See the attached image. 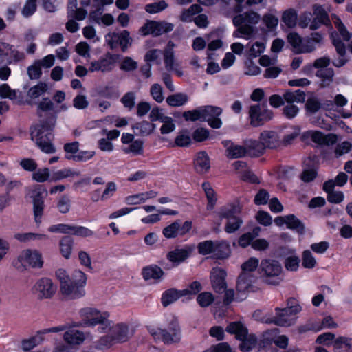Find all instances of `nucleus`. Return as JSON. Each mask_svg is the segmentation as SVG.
Returning a JSON list of instances; mask_svg holds the SVG:
<instances>
[{
    "instance_id": "f257e3e1",
    "label": "nucleus",
    "mask_w": 352,
    "mask_h": 352,
    "mask_svg": "<svg viewBox=\"0 0 352 352\" xmlns=\"http://www.w3.org/2000/svg\"><path fill=\"white\" fill-rule=\"evenodd\" d=\"M302 311V307L295 298L287 300V306L285 308L276 307L274 316L265 315L258 317L260 311H255L254 317L261 322L267 324H274L277 326L289 327L294 325L298 319V314Z\"/></svg>"
},
{
    "instance_id": "f03ea898",
    "label": "nucleus",
    "mask_w": 352,
    "mask_h": 352,
    "mask_svg": "<svg viewBox=\"0 0 352 352\" xmlns=\"http://www.w3.org/2000/svg\"><path fill=\"white\" fill-rule=\"evenodd\" d=\"M261 19V15L252 10L236 14L233 18V25L237 27V29L233 32L232 36L234 38H250L255 32L254 26L258 24Z\"/></svg>"
},
{
    "instance_id": "7ed1b4c3",
    "label": "nucleus",
    "mask_w": 352,
    "mask_h": 352,
    "mask_svg": "<svg viewBox=\"0 0 352 352\" xmlns=\"http://www.w3.org/2000/svg\"><path fill=\"white\" fill-rule=\"evenodd\" d=\"M110 333L100 338L99 340L100 347L91 349L89 352H104L103 349L110 348L116 344L127 342L133 336V330L129 329L125 323H118L111 327Z\"/></svg>"
},
{
    "instance_id": "20e7f679",
    "label": "nucleus",
    "mask_w": 352,
    "mask_h": 352,
    "mask_svg": "<svg viewBox=\"0 0 352 352\" xmlns=\"http://www.w3.org/2000/svg\"><path fill=\"white\" fill-rule=\"evenodd\" d=\"M241 212V206L239 203L233 202L219 208L218 211L214 212L213 216L214 219L219 220L226 219L225 231L231 234L237 231L243 223L242 219L237 216Z\"/></svg>"
},
{
    "instance_id": "39448f33",
    "label": "nucleus",
    "mask_w": 352,
    "mask_h": 352,
    "mask_svg": "<svg viewBox=\"0 0 352 352\" xmlns=\"http://www.w3.org/2000/svg\"><path fill=\"white\" fill-rule=\"evenodd\" d=\"M55 125L54 120L51 124H41L34 126L31 129V139L35 142L39 148L47 154L56 152V148L48 139L50 131Z\"/></svg>"
},
{
    "instance_id": "423d86ee",
    "label": "nucleus",
    "mask_w": 352,
    "mask_h": 352,
    "mask_svg": "<svg viewBox=\"0 0 352 352\" xmlns=\"http://www.w3.org/2000/svg\"><path fill=\"white\" fill-rule=\"evenodd\" d=\"M151 335L155 340H162L166 344H173L180 340L181 333L177 319L170 316L167 329L149 328Z\"/></svg>"
},
{
    "instance_id": "0eeeda50",
    "label": "nucleus",
    "mask_w": 352,
    "mask_h": 352,
    "mask_svg": "<svg viewBox=\"0 0 352 352\" xmlns=\"http://www.w3.org/2000/svg\"><path fill=\"white\" fill-rule=\"evenodd\" d=\"M86 274L80 270L74 272L72 280L64 284L60 290L62 294L71 299L79 298L85 294Z\"/></svg>"
},
{
    "instance_id": "6e6552de",
    "label": "nucleus",
    "mask_w": 352,
    "mask_h": 352,
    "mask_svg": "<svg viewBox=\"0 0 352 352\" xmlns=\"http://www.w3.org/2000/svg\"><path fill=\"white\" fill-rule=\"evenodd\" d=\"M283 272L281 264L276 260L263 259L259 265V273L263 280L269 285H278Z\"/></svg>"
},
{
    "instance_id": "1a4fd4ad",
    "label": "nucleus",
    "mask_w": 352,
    "mask_h": 352,
    "mask_svg": "<svg viewBox=\"0 0 352 352\" xmlns=\"http://www.w3.org/2000/svg\"><path fill=\"white\" fill-rule=\"evenodd\" d=\"M226 331L234 334L236 338L241 341L239 347L241 351H248L255 346L257 339L255 335L248 334L247 327L240 321L230 323Z\"/></svg>"
},
{
    "instance_id": "9d476101",
    "label": "nucleus",
    "mask_w": 352,
    "mask_h": 352,
    "mask_svg": "<svg viewBox=\"0 0 352 352\" xmlns=\"http://www.w3.org/2000/svg\"><path fill=\"white\" fill-rule=\"evenodd\" d=\"M43 264L41 254L37 250L30 249L22 251L17 258L12 261V265L19 272H24L28 267L41 268Z\"/></svg>"
},
{
    "instance_id": "9b49d317",
    "label": "nucleus",
    "mask_w": 352,
    "mask_h": 352,
    "mask_svg": "<svg viewBox=\"0 0 352 352\" xmlns=\"http://www.w3.org/2000/svg\"><path fill=\"white\" fill-rule=\"evenodd\" d=\"M259 260L254 257L248 258L241 265V273L237 281V289L239 292L246 291L255 280V276L252 274L259 267Z\"/></svg>"
},
{
    "instance_id": "f8f14e48",
    "label": "nucleus",
    "mask_w": 352,
    "mask_h": 352,
    "mask_svg": "<svg viewBox=\"0 0 352 352\" xmlns=\"http://www.w3.org/2000/svg\"><path fill=\"white\" fill-rule=\"evenodd\" d=\"M249 115L251 124L254 126L262 125L273 118V113L267 108V104H256L250 107Z\"/></svg>"
},
{
    "instance_id": "ddd939ff",
    "label": "nucleus",
    "mask_w": 352,
    "mask_h": 352,
    "mask_svg": "<svg viewBox=\"0 0 352 352\" xmlns=\"http://www.w3.org/2000/svg\"><path fill=\"white\" fill-rule=\"evenodd\" d=\"M109 314L96 308L89 307V328L98 326L100 332H104L111 327Z\"/></svg>"
},
{
    "instance_id": "4468645a",
    "label": "nucleus",
    "mask_w": 352,
    "mask_h": 352,
    "mask_svg": "<svg viewBox=\"0 0 352 352\" xmlns=\"http://www.w3.org/2000/svg\"><path fill=\"white\" fill-rule=\"evenodd\" d=\"M67 329L65 324L43 329L37 331L36 334L28 339H25L21 342V347L24 351H30L36 346L38 345L44 340L43 336L50 333H58L63 331Z\"/></svg>"
},
{
    "instance_id": "2eb2a0df",
    "label": "nucleus",
    "mask_w": 352,
    "mask_h": 352,
    "mask_svg": "<svg viewBox=\"0 0 352 352\" xmlns=\"http://www.w3.org/2000/svg\"><path fill=\"white\" fill-rule=\"evenodd\" d=\"M174 47V43L168 41L163 53L164 66L167 71L173 72L177 76H182L184 72L180 63L175 57Z\"/></svg>"
},
{
    "instance_id": "dca6fc26",
    "label": "nucleus",
    "mask_w": 352,
    "mask_h": 352,
    "mask_svg": "<svg viewBox=\"0 0 352 352\" xmlns=\"http://www.w3.org/2000/svg\"><path fill=\"white\" fill-rule=\"evenodd\" d=\"M174 25L166 21H149L140 29L143 36L152 34L157 36L164 33L169 32L173 30Z\"/></svg>"
},
{
    "instance_id": "f3484780",
    "label": "nucleus",
    "mask_w": 352,
    "mask_h": 352,
    "mask_svg": "<svg viewBox=\"0 0 352 352\" xmlns=\"http://www.w3.org/2000/svg\"><path fill=\"white\" fill-rule=\"evenodd\" d=\"M105 39L111 49L120 46L123 52L127 50L132 42L129 32L127 30H123L120 33L110 32L106 35Z\"/></svg>"
},
{
    "instance_id": "a211bd4d",
    "label": "nucleus",
    "mask_w": 352,
    "mask_h": 352,
    "mask_svg": "<svg viewBox=\"0 0 352 352\" xmlns=\"http://www.w3.org/2000/svg\"><path fill=\"white\" fill-rule=\"evenodd\" d=\"M57 287L49 278H41L37 280L33 287V291L42 298H51L56 293Z\"/></svg>"
},
{
    "instance_id": "6ab92c4d",
    "label": "nucleus",
    "mask_w": 352,
    "mask_h": 352,
    "mask_svg": "<svg viewBox=\"0 0 352 352\" xmlns=\"http://www.w3.org/2000/svg\"><path fill=\"white\" fill-rule=\"evenodd\" d=\"M302 138L303 140L308 139L311 140L316 144L319 145L330 146L334 144L338 140V135L329 133L324 135L322 132L318 131H307L302 133Z\"/></svg>"
},
{
    "instance_id": "aec40b11",
    "label": "nucleus",
    "mask_w": 352,
    "mask_h": 352,
    "mask_svg": "<svg viewBox=\"0 0 352 352\" xmlns=\"http://www.w3.org/2000/svg\"><path fill=\"white\" fill-rule=\"evenodd\" d=\"M202 120L208 122V124L214 129H219L222 125L221 120L219 118L223 110L221 107L216 106L202 107Z\"/></svg>"
},
{
    "instance_id": "412c9836",
    "label": "nucleus",
    "mask_w": 352,
    "mask_h": 352,
    "mask_svg": "<svg viewBox=\"0 0 352 352\" xmlns=\"http://www.w3.org/2000/svg\"><path fill=\"white\" fill-rule=\"evenodd\" d=\"M191 228L192 223L190 221H185L182 224L179 221H176L165 227L162 230V234L167 239H174L177 236L186 234Z\"/></svg>"
},
{
    "instance_id": "4be33fe9",
    "label": "nucleus",
    "mask_w": 352,
    "mask_h": 352,
    "mask_svg": "<svg viewBox=\"0 0 352 352\" xmlns=\"http://www.w3.org/2000/svg\"><path fill=\"white\" fill-rule=\"evenodd\" d=\"M88 324V320L84 319L82 322L74 323L64 333V340L70 345H78L83 342L85 339V333L75 327L86 326Z\"/></svg>"
},
{
    "instance_id": "5701e85b",
    "label": "nucleus",
    "mask_w": 352,
    "mask_h": 352,
    "mask_svg": "<svg viewBox=\"0 0 352 352\" xmlns=\"http://www.w3.org/2000/svg\"><path fill=\"white\" fill-rule=\"evenodd\" d=\"M331 38L338 54V57L333 60L332 63L336 67H341L344 66L349 60L346 55V52L345 45L339 39L338 34L337 32H332L331 34Z\"/></svg>"
},
{
    "instance_id": "b1692460",
    "label": "nucleus",
    "mask_w": 352,
    "mask_h": 352,
    "mask_svg": "<svg viewBox=\"0 0 352 352\" xmlns=\"http://www.w3.org/2000/svg\"><path fill=\"white\" fill-rule=\"evenodd\" d=\"M32 195L34 214L36 221H38L42 217L44 209V198L47 195V191L41 187H37L34 190Z\"/></svg>"
},
{
    "instance_id": "393cba45",
    "label": "nucleus",
    "mask_w": 352,
    "mask_h": 352,
    "mask_svg": "<svg viewBox=\"0 0 352 352\" xmlns=\"http://www.w3.org/2000/svg\"><path fill=\"white\" fill-rule=\"evenodd\" d=\"M192 252V249L190 247L176 248L168 252L166 258L171 263L173 267H177L189 258Z\"/></svg>"
},
{
    "instance_id": "a878e982",
    "label": "nucleus",
    "mask_w": 352,
    "mask_h": 352,
    "mask_svg": "<svg viewBox=\"0 0 352 352\" xmlns=\"http://www.w3.org/2000/svg\"><path fill=\"white\" fill-rule=\"evenodd\" d=\"M226 274V272L222 268H212L210 273V279L212 287L216 292L223 293L226 290V283L225 278Z\"/></svg>"
},
{
    "instance_id": "bb28decb",
    "label": "nucleus",
    "mask_w": 352,
    "mask_h": 352,
    "mask_svg": "<svg viewBox=\"0 0 352 352\" xmlns=\"http://www.w3.org/2000/svg\"><path fill=\"white\" fill-rule=\"evenodd\" d=\"M51 232H58L75 235L86 234L87 229L84 227L74 226L67 224H57L49 228Z\"/></svg>"
},
{
    "instance_id": "cd10ccee",
    "label": "nucleus",
    "mask_w": 352,
    "mask_h": 352,
    "mask_svg": "<svg viewBox=\"0 0 352 352\" xmlns=\"http://www.w3.org/2000/svg\"><path fill=\"white\" fill-rule=\"evenodd\" d=\"M260 140L263 141L265 149L276 148L281 145V140L278 133L273 131H264L260 135Z\"/></svg>"
},
{
    "instance_id": "c85d7f7f",
    "label": "nucleus",
    "mask_w": 352,
    "mask_h": 352,
    "mask_svg": "<svg viewBox=\"0 0 352 352\" xmlns=\"http://www.w3.org/2000/svg\"><path fill=\"white\" fill-rule=\"evenodd\" d=\"M194 168L199 174H204L210 170V158L205 151H201L196 154L194 159Z\"/></svg>"
},
{
    "instance_id": "c756f323",
    "label": "nucleus",
    "mask_w": 352,
    "mask_h": 352,
    "mask_svg": "<svg viewBox=\"0 0 352 352\" xmlns=\"http://www.w3.org/2000/svg\"><path fill=\"white\" fill-rule=\"evenodd\" d=\"M222 144L226 148V156L230 159L242 157L247 152L245 147L235 144L230 140H224Z\"/></svg>"
},
{
    "instance_id": "7c9ffc66",
    "label": "nucleus",
    "mask_w": 352,
    "mask_h": 352,
    "mask_svg": "<svg viewBox=\"0 0 352 352\" xmlns=\"http://www.w3.org/2000/svg\"><path fill=\"white\" fill-rule=\"evenodd\" d=\"M116 57L111 54H107L103 58L100 60L92 62L91 68L89 70L102 72H108L111 70L116 63Z\"/></svg>"
},
{
    "instance_id": "2f4dec72",
    "label": "nucleus",
    "mask_w": 352,
    "mask_h": 352,
    "mask_svg": "<svg viewBox=\"0 0 352 352\" xmlns=\"http://www.w3.org/2000/svg\"><path fill=\"white\" fill-rule=\"evenodd\" d=\"M272 254L276 256H285L284 264L286 270L292 272L298 270L300 260L294 252H274Z\"/></svg>"
},
{
    "instance_id": "473e14b6",
    "label": "nucleus",
    "mask_w": 352,
    "mask_h": 352,
    "mask_svg": "<svg viewBox=\"0 0 352 352\" xmlns=\"http://www.w3.org/2000/svg\"><path fill=\"white\" fill-rule=\"evenodd\" d=\"M164 275L163 270L157 265H148L142 270V276L146 280L159 281Z\"/></svg>"
},
{
    "instance_id": "72a5a7b5",
    "label": "nucleus",
    "mask_w": 352,
    "mask_h": 352,
    "mask_svg": "<svg viewBox=\"0 0 352 352\" xmlns=\"http://www.w3.org/2000/svg\"><path fill=\"white\" fill-rule=\"evenodd\" d=\"M278 329H274L270 331H267L263 335L264 340L266 341V344H269L272 341L280 348L285 349L288 345L289 339L285 335H281L276 337L275 338H272V336L276 333Z\"/></svg>"
},
{
    "instance_id": "f704fd0d",
    "label": "nucleus",
    "mask_w": 352,
    "mask_h": 352,
    "mask_svg": "<svg viewBox=\"0 0 352 352\" xmlns=\"http://www.w3.org/2000/svg\"><path fill=\"white\" fill-rule=\"evenodd\" d=\"M88 6L87 0H80V5L78 6L74 2H70L68 6L69 13L74 14V16L77 20H83L87 15V6Z\"/></svg>"
},
{
    "instance_id": "c9c22d12",
    "label": "nucleus",
    "mask_w": 352,
    "mask_h": 352,
    "mask_svg": "<svg viewBox=\"0 0 352 352\" xmlns=\"http://www.w3.org/2000/svg\"><path fill=\"white\" fill-rule=\"evenodd\" d=\"M156 125L148 121L143 120L135 123L132 129L137 135L148 136L155 131Z\"/></svg>"
},
{
    "instance_id": "e433bc0d",
    "label": "nucleus",
    "mask_w": 352,
    "mask_h": 352,
    "mask_svg": "<svg viewBox=\"0 0 352 352\" xmlns=\"http://www.w3.org/2000/svg\"><path fill=\"white\" fill-rule=\"evenodd\" d=\"M333 349L336 352H352V338L338 337L333 341Z\"/></svg>"
},
{
    "instance_id": "4c0bfd02",
    "label": "nucleus",
    "mask_w": 352,
    "mask_h": 352,
    "mask_svg": "<svg viewBox=\"0 0 352 352\" xmlns=\"http://www.w3.org/2000/svg\"><path fill=\"white\" fill-rule=\"evenodd\" d=\"M202 188L208 201L206 208L208 210H212L214 209L217 201V193L208 182H204L202 184Z\"/></svg>"
},
{
    "instance_id": "58836bf2",
    "label": "nucleus",
    "mask_w": 352,
    "mask_h": 352,
    "mask_svg": "<svg viewBox=\"0 0 352 352\" xmlns=\"http://www.w3.org/2000/svg\"><path fill=\"white\" fill-rule=\"evenodd\" d=\"M231 252L229 243H214L212 256L216 258H228Z\"/></svg>"
},
{
    "instance_id": "ea45409f",
    "label": "nucleus",
    "mask_w": 352,
    "mask_h": 352,
    "mask_svg": "<svg viewBox=\"0 0 352 352\" xmlns=\"http://www.w3.org/2000/svg\"><path fill=\"white\" fill-rule=\"evenodd\" d=\"M182 296H184L182 289H170L163 293L162 296V303L164 307H166Z\"/></svg>"
},
{
    "instance_id": "a19ab883",
    "label": "nucleus",
    "mask_w": 352,
    "mask_h": 352,
    "mask_svg": "<svg viewBox=\"0 0 352 352\" xmlns=\"http://www.w3.org/2000/svg\"><path fill=\"white\" fill-rule=\"evenodd\" d=\"M188 101V96L184 93H177L166 98V102L170 107H181Z\"/></svg>"
},
{
    "instance_id": "79ce46f5",
    "label": "nucleus",
    "mask_w": 352,
    "mask_h": 352,
    "mask_svg": "<svg viewBox=\"0 0 352 352\" xmlns=\"http://www.w3.org/2000/svg\"><path fill=\"white\" fill-rule=\"evenodd\" d=\"M143 141L135 140L128 146L122 147V151L126 154H132L133 155H140L143 153Z\"/></svg>"
},
{
    "instance_id": "37998d69",
    "label": "nucleus",
    "mask_w": 352,
    "mask_h": 352,
    "mask_svg": "<svg viewBox=\"0 0 352 352\" xmlns=\"http://www.w3.org/2000/svg\"><path fill=\"white\" fill-rule=\"evenodd\" d=\"M283 98L288 104L300 103L305 101V94L300 90L287 91L284 94Z\"/></svg>"
},
{
    "instance_id": "c03bdc74",
    "label": "nucleus",
    "mask_w": 352,
    "mask_h": 352,
    "mask_svg": "<svg viewBox=\"0 0 352 352\" xmlns=\"http://www.w3.org/2000/svg\"><path fill=\"white\" fill-rule=\"evenodd\" d=\"M287 41L292 47V51L295 54H301V49L303 43V39L301 36L296 33L291 32L287 35Z\"/></svg>"
},
{
    "instance_id": "a18cd8bd",
    "label": "nucleus",
    "mask_w": 352,
    "mask_h": 352,
    "mask_svg": "<svg viewBox=\"0 0 352 352\" xmlns=\"http://www.w3.org/2000/svg\"><path fill=\"white\" fill-rule=\"evenodd\" d=\"M201 12H202L201 7L198 4H193L182 12L180 19L184 22H190L192 21L193 16Z\"/></svg>"
},
{
    "instance_id": "49530a36",
    "label": "nucleus",
    "mask_w": 352,
    "mask_h": 352,
    "mask_svg": "<svg viewBox=\"0 0 352 352\" xmlns=\"http://www.w3.org/2000/svg\"><path fill=\"white\" fill-rule=\"evenodd\" d=\"M246 148L252 153L253 155H259L264 153L265 148L263 145V141L248 140L245 142Z\"/></svg>"
},
{
    "instance_id": "de8ad7c7",
    "label": "nucleus",
    "mask_w": 352,
    "mask_h": 352,
    "mask_svg": "<svg viewBox=\"0 0 352 352\" xmlns=\"http://www.w3.org/2000/svg\"><path fill=\"white\" fill-rule=\"evenodd\" d=\"M332 21L343 40L346 41H349L352 36V34L347 30L346 26L342 22L340 19L337 16L333 15L332 16Z\"/></svg>"
},
{
    "instance_id": "09e8293b",
    "label": "nucleus",
    "mask_w": 352,
    "mask_h": 352,
    "mask_svg": "<svg viewBox=\"0 0 352 352\" xmlns=\"http://www.w3.org/2000/svg\"><path fill=\"white\" fill-rule=\"evenodd\" d=\"M14 239L19 241H46L47 237L44 234H36L33 233H17L14 236Z\"/></svg>"
},
{
    "instance_id": "8fccbe9b",
    "label": "nucleus",
    "mask_w": 352,
    "mask_h": 352,
    "mask_svg": "<svg viewBox=\"0 0 352 352\" xmlns=\"http://www.w3.org/2000/svg\"><path fill=\"white\" fill-rule=\"evenodd\" d=\"M297 12L293 9L285 10L282 16V21L288 28H294L296 25Z\"/></svg>"
},
{
    "instance_id": "3c124183",
    "label": "nucleus",
    "mask_w": 352,
    "mask_h": 352,
    "mask_svg": "<svg viewBox=\"0 0 352 352\" xmlns=\"http://www.w3.org/2000/svg\"><path fill=\"white\" fill-rule=\"evenodd\" d=\"M286 221L287 228L294 230L300 234L303 232L305 229L303 224L294 215L286 216Z\"/></svg>"
},
{
    "instance_id": "603ef678",
    "label": "nucleus",
    "mask_w": 352,
    "mask_h": 352,
    "mask_svg": "<svg viewBox=\"0 0 352 352\" xmlns=\"http://www.w3.org/2000/svg\"><path fill=\"white\" fill-rule=\"evenodd\" d=\"M47 85L45 82H39L31 87L28 91V96L32 99H36L43 95L47 90Z\"/></svg>"
},
{
    "instance_id": "864d4df0",
    "label": "nucleus",
    "mask_w": 352,
    "mask_h": 352,
    "mask_svg": "<svg viewBox=\"0 0 352 352\" xmlns=\"http://www.w3.org/2000/svg\"><path fill=\"white\" fill-rule=\"evenodd\" d=\"M316 260L309 250H305L302 255V265L305 268L311 269L316 265Z\"/></svg>"
},
{
    "instance_id": "5fc2aeb1",
    "label": "nucleus",
    "mask_w": 352,
    "mask_h": 352,
    "mask_svg": "<svg viewBox=\"0 0 352 352\" xmlns=\"http://www.w3.org/2000/svg\"><path fill=\"white\" fill-rule=\"evenodd\" d=\"M50 169L47 168H43L35 170L32 175V178L36 182L43 183L47 181L50 178Z\"/></svg>"
},
{
    "instance_id": "6e6d98bb",
    "label": "nucleus",
    "mask_w": 352,
    "mask_h": 352,
    "mask_svg": "<svg viewBox=\"0 0 352 352\" xmlns=\"http://www.w3.org/2000/svg\"><path fill=\"white\" fill-rule=\"evenodd\" d=\"M168 4L165 1L162 0L158 2H154L147 4L145 6V10L150 14H155L165 10Z\"/></svg>"
},
{
    "instance_id": "4d7b16f0",
    "label": "nucleus",
    "mask_w": 352,
    "mask_h": 352,
    "mask_svg": "<svg viewBox=\"0 0 352 352\" xmlns=\"http://www.w3.org/2000/svg\"><path fill=\"white\" fill-rule=\"evenodd\" d=\"M150 94L153 99L158 103H162L164 100V96L163 95V88L160 84H153L151 87Z\"/></svg>"
},
{
    "instance_id": "13d9d810",
    "label": "nucleus",
    "mask_w": 352,
    "mask_h": 352,
    "mask_svg": "<svg viewBox=\"0 0 352 352\" xmlns=\"http://www.w3.org/2000/svg\"><path fill=\"white\" fill-rule=\"evenodd\" d=\"M160 127V132L163 135L168 134L175 130L176 126L174 120L171 117L167 116L163 121Z\"/></svg>"
},
{
    "instance_id": "bf43d9fd",
    "label": "nucleus",
    "mask_w": 352,
    "mask_h": 352,
    "mask_svg": "<svg viewBox=\"0 0 352 352\" xmlns=\"http://www.w3.org/2000/svg\"><path fill=\"white\" fill-rule=\"evenodd\" d=\"M352 148V144L348 141H344L338 144L333 151L334 156L336 158L341 157L342 155L348 153Z\"/></svg>"
},
{
    "instance_id": "052dcab7",
    "label": "nucleus",
    "mask_w": 352,
    "mask_h": 352,
    "mask_svg": "<svg viewBox=\"0 0 352 352\" xmlns=\"http://www.w3.org/2000/svg\"><path fill=\"white\" fill-rule=\"evenodd\" d=\"M261 229L258 226H255L252 230L244 233L240 237L239 242H251L254 241L257 237L260 236Z\"/></svg>"
},
{
    "instance_id": "680f3d73",
    "label": "nucleus",
    "mask_w": 352,
    "mask_h": 352,
    "mask_svg": "<svg viewBox=\"0 0 352 352\" xmlns=\"http://www.w3.org/2000/svg\"><path fill=\"white\" fill-rule=\"evenodd\" d=\"M214 296L210 292H204L197 297V302L201 307H208L213 301Z\"/></svg>"
},
{
    "instance_id": "e2e57ef3",
    "label": "nucleus",
    "mask_w": 352,
    "mask_h": 352,
    "mask_svg": "<svg viewBox=\"0 0 352 352\" xmlns=\"http://www.w3.org/2000/svg\"><path fill=\"white\" fill-rule=\"evenodd\" d=\"M136 94L135 92L126 93L121 98V102L125 108L131 110L135 104Z\"/></svg>"
},
{
    "instance_id": "0e129e2a",
    "label": "nucleus",
    "mask_w": 352,
    "mask_h": 352,
    "mask_svg": "<svg viewBox=\"0 0 352 352\" xmlns=\"http://www.w3.org/2000/svg\"><path fill=\"white\" fill-rule=\"evenodd\" d=\"M314 16L318 19L320 20L326 24L329 22V19L327 12L324 8L320 6L314 5L313 7Z\"/></svg>"
},
{
    "instance_id": "69168bd1",
    "label": "nucleus",
    "mask_w": 352,
    "mask_h": 352,
    "mask_svg": "<svg viewBox=\"0 0 352 352\" xmlns=\"http://www.w3.org/2000/svg\"><path fill=\"white\" fill-rule=\"evenodd\" d=\"M335 339V334L330 332H327L319 335L316 340V342L319 344L329 346L331 344H333V341Z\"/></svg>"
},
{
    "instance_id": "338daca9",
    "label": "nucleus",
    "mask_w": 352,
    "mask_h": 352,
    "mask_svg": "<svg viewBox=\"0 0 352 352\" xmlns=\"http://www.w3.org/2000/svg\"><path fill=\"white\" fill-rule=\"evenodd\" d=\"M203 110L202 107L193 111H188L184 113L183 116L186 120L188 121H196L198 120H202L203 118Z\"/></svg>"
},
{
    "instance_id": "774afa93",
    "label": "nucleus",
    "mask_w": 352,
    "mask_h": 352,
    "mask_svg": "<svg viewBox=\"0 0 352 352\" xmlns=\"http://www.w3.org/2000/svg\"><path fill=\"white\" fill-rule=\"evenodd\" d=\"M117 190V185L115 182H108L105 189L102 192V201H107L111 198Z\"/></svg>"
}]
</instances>
